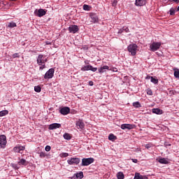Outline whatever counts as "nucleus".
<instances>
[{
    "mask_svg": "<svg viewBox=\"0 0 179 179\" xmlns=\"http://www.w3.org/2000/svg\"><path fill=\"white\" fill-rule=\"evenodd\" d=\"M90 71H92V72H96V71H97V68L93 67V66H91V67H90Z\"/></svg>",
    "mask_w": 179,
    "mask_h": 179,
    "instance_id": "58836bf2",
    "label": "nucleus"
},
{
    "mask_svg": "<svg viewBox=\"0 0 179 179\" xmlns=\"http://www.w3.org/2000/svg\"><path fill=\"white\" fill-rule=\"evenodd\" d=\"M145 148H147V149H149V146H148V145H146Z\"/></svg>",
    "mask_w": 179,
    "mask_h": 179,
    "instance_id": "3c124183",
    "label": "nucleus"
},
{
    "mask_svg": "<svg viewBox=\"0 0 179 179\" xmlns=\"http://www.w3.org/2000/svg\"><path fill=\"white\" fill-rule=\"evenodd\" d=\"M135 128V124H123L121 125V129L124 130H129V129H134Z\"/></svg>",
    "mask_w": 179,
    "mask_h": 179,
    "instance_id": "9b49d317",
    "label": "nucleus"
},
{
    "mask_svg": "<svg viewBox=\"0 0 179 179\" xmlns=\"http://www.w3.org/2000/svg\"><path fill=\"white\" fill-rule=\"evenodd\" d=\"M127 50L129 52L131 53L132 57H135L136 55V51L138 50V45L135 43H132L128 45Z\"/></svg>",
    "mask_w": 179,
    "mask_h": 179,
    "instance_id": "7ed1b4c3",
    "label": "nucleus"
},
{
    "mask_svg": "<svg viewBox=\"0 0 179 179\" xmlns=\"http://www.w3.org/2000/svg\"><path fill=\"white\" fill-rule=\"evenodd\" d=\"M113 3H115V5H117V1H114Z\"/></svg>",
    "mask_w": 179,
    "mask_h": 179,
    "instance_id": "8fccbe9b",
    "label": "nucleus"
},
{
    "mask_svg": "<svg viewBox=\"0 0 179 179\" xmlns=\"http://www.w3.org/2000/svg\"><path fill=\"white\" fill-rule=\"evenodd\" d=\"M39 156L41 158H44V157H45L47 156V154H45V152H39Z\"/></svg>",
    "mask_w": 179,
    "mask_h": 179,
    "instance_id": "4c0bfd02",
    "label": "nucleus"
},
{
    "mask_svg": "<svg viewBox=\"0 0 179 179\" xmlns=\"http://www.w3.org/2000/svg\"><path fill=\"white\" fill-rule=\"evenodd\" d=\"M171 16H173V15H176V10L173 8H171L169 10Z\"/></svg>",
    "mask_w": 179,
    "mask_h": 179,
    "instance_id": "473e14b6",
    "label": "nucleus"
},
{
    "mask_svg": "<svg viewBox=\"0 0 179 179\" xmlns=\"http://www.w3.org/2000/svg\"><path fill=\"white\" fill-rule=\"evenodd\" d=\"M13 58H20V55H19V53H14L13 55Z\"/></svg>",
    "mask_w": 179,
    "mask_h": 179,
    "instance_id": "ea45409f",
    "label": "nucleus"
},
{
    "mask_svg": "<svg viewBox=\"0 0 179 179\" xmlns=\"http://www.w3.org/2000/svg\"><path fill=\"white\" fill-rule=\"evenodd\" d=\"M108 139L109 141H112V142H114V141H115V139H117V136H114V134H110L108 136Z\"/></svg>",
    "mask_w": 179,
    "mask_h": 179,
    "instance_id": "a878e982",
    "label": "nucleus"
},
{
    "mask_svg": "<svg viewBox=\"0 0 179 179\" xmlns=\"http://www.w3.org/2000/svg\"><path fill=\"white\" fill-rule=\"evenodd\" d=\"M67 163L70 166H74L75 164L78 165L80 163V159L78 157H71L67 160Z\"/></svg>",
    "mask_w": 179,
    "mask_h": 179,
    "instance_id": "39448f33",
    "label": "nucleus"
},
{
    "mask_svg": "<svg viewBox=\"0 0 179 179\" xmlns=\"http://www.w3.org/2000/svg\"><path fill=\"white\" fill-rule=\"evenodd\" d=\"M175 78H179V70L174 71Z\"/></svg>",
    "mask_w": 179,
    "mask_h": 179,
    "instance_id": "a19ab883",
    "label": "nucleus"
},
{
    "mask_svg": "<svg viewBox=\"0 0 179 179\" xmlns=\"http://www.w3.org/2000/svg\"><path fill=\"white\" fill-rule=\"evenodd\" d=\"M90 68H92L91 65H87V66H84L81 68V71H90Z\"/></svg>",
    "mask_w": 179,
    "mask_h": 179,
    "instance_id": "cd10ccee",
    "label": "nucleus"
},
{
    "mask_svg": "<svg viewBox=\"0 0 179 179\" xmlns=\"http://www.w3.org/2000/svg\"><path fill=\"white\" fill-rule=\"evenodd\" d=\"M8 27L13 29V27H16V24L15 22H10L8 24Z\"/></svg>",
    "mask_w": 179,
    "mask_h": 179,
    "instance_id": "72a5a7b5",
    "label": "nucleus"
},
{
    "mask_svg": "<svg viewBox=\"0 0 179 179\" xmlns=\"http://www.w3.org/2000/svg\"><path fill=\"white\" fill-rule=\"evenodd\" d=\"M60 157L64 158V157H68V156H69V154L67 152H62L59 155Z\"/></svg>",
    "mask_w": 179,
    "mask_h": 179,
    "instance_id": "2f4dec72",
    "label": "nucleus"
},
{
    "mask_svg": "<svg viewBox=\"0 0 179 179\" xmlns=\"http://www.w3.org/2000/svg\"><path fill=\"white\" fill-rule=\"evenodd\" d=\"M136 6H145L146 5V0H136Z\"/></svg>",
    "mask_w": 179,
    "mask_h": 179,
    "instance_id": "dca6fc26",
    "label": "nucleus"
},
{
    "mask_svg": "<svg viewBox=\"0 0 179 179\" xmlns=\"http://www.w3.org/2000/svg\"><path fill=\"white\" fill-rule=\"evenodd\" d=\"M9 114V111L5 110L0 111V117H5V115H8Z\"/></svg>",
    "mask_w": 179,
    "mask_h": 179,
    "instance_id": "393cba45",
    "label": "nucleus"
},
{
    "mask_svg": "<svg viewBox=\"0 0 179 179\" xmlns=\"http://www.w3.org/2000/svg\"><path fill=\"white\" fill-rule=\"evenodd\" d=\"M13 151L15 152V153H22V152L20 151L19 148L17 146H15L13 148Z\"/></svg>",
    "mask_w": 179,
    "mask_h": 179,
    "instance_id": "f704fd0d",
    "label": "nucleus"
},
{
    "mask_svg": "<svg viewBox=\"0 0 179 179\" xmlns=\"http://www.w3.org/2000/svg\"><path fill=\"white\" fill-rule=\"evenodd\" d=\"M117 177L118 179L125 178V176L124 175V173H122V172H118L117 174Z\"/></svg>",
    "mask_w": 179,
    "mask_h": 179,
    "instance_id": "bb28decb",
    "label": "nucleus"
},
{
    "mask_svg": "<svg viewBox=\"0 0 179 179\" xmlns=\"http://www.w3.org/2000/svg\"><path fill=\"white\" fill-rule=\"evenodd\" d=\"M94 158H83L82 159L81 166H90L92 163H94Z\"/></svg>",
    "mask_w": 179,
    "mask_h": 179,
    "instance_id": "423d86ee",
    "label": "nucleus"
},
{
    "mask_svg": "<svg viewBox=\"0 0 179 179\" xmlns=\"http://www.w3.org/2000/svg\"><path fill=\"white\" fill-rule=\"evenodd\" d=\"M6 136H0V145L1 146V148H5V146H6Z\"/></svg>",
    "mask_w": 179,
    "mask_h": 179,
    "instance_id": "f8f14e48",
    "label": "nucleus"
},
{
    "mask_svg": "<svg viewBox=\"0 0 179 179\" xmlns=\"http://www.w3.org/2000/svg\"><path fill=\"white\" fill-rule=\"evenodd\" d=\"M45 152H50V150H51V146L46 145L45 148Z\"/></svg>",
    "mask_w": 179,
    "mask_h": 179,
    "instance_id": "79ce46f5",
    "label": "nucleus"
},
{
    "mask_svg": "<svg viewBox=\"0 0 179 179\" xmlns=\"http://www.w3.org/2000/svg\"><path fill=\"white\" fill-rule=\"evenodd\" d=\"M131 161L133 162V163H138V159H131Z\"/></svg>",
    "mask_w": 179,
    "mask_h": 179,
    "instance_id": "c03bdc74",
    "label": "nucleus"
},
{
    "mask_svg": "<svg viewBox=\"0 0 179 179\" xmlns=\"http://www.w3.org/2000/svg\"><path fill=\"white\" fill-rule=\"evenodd\" d=\"M48 61L45 55H39L36 58V62L38 65L39 66V70L43 71L45 68V62Z\"/></svg>",
    "mask_w": 179,
    "mask_h": 179,
    "instance_id": "f257e3e1",
    "label": "nucleus"
},
{
    "mask_svg": "<svg viewBox=\"0 0 179 179\" xmlns=\"http://www.w3.org/2000/svg\"><path fill=\"white\" fill-rule=\"evenodd\" d=\"M3 5H6V1H3Z\"/></svg>",
    "mask_w": 179,
    "mask_h": 179,
    "instance_id": "09e8293b",
    "label": "nucleus"
},
{
    "mask_svg": "<svg viewBox=\"0 0 179 179\" xmlns=\"http://www.w3.org/2000/svg\"><path fill=\"white\" fill-rule=\"evenodd\" d=\"M54 72L55 70L54 69H50L45 74L44 79H52L54 77Z\"/></svg>",
    "mask_w": 179,
    "mask_h": 179,
    "instance_id": "6e6552de",
    "label": "nucleus"
},
{
    "mask_svg": "<svg viewBox=\"0 0 179 179\" xmlns=\"http://www.w3.org/2000/svg\"><path fill=\"white\" fill-rule=\"evenodd\" d=\"M108 71H112V72H117V71L118 70L117 69V68L113 67L111 69H109Z\"/></svg>",
    "mask_w": 179,
    "mask_h": 179,
    "instance_id": "37998d69",
    "label": "nucleus"
},
{
    "mask_svg": "<svg viewBox=\"0 0 179 179\" xmlns=\"http://www.w3.org/2000/svg\"><path fill=\"white\" fill-rule=\"evenodd\" d=\"M10 1H16V0H10Z\"/></svg>",
    "mask_w": 179,
    "mask_h": 179,
    "instance_id": "603ef678",
    "label": "nucleus"
},
{
    "mask_svg": "<svg viewBox=\"0 0 179 179\" xmlns=\"http://www.w3.org/2000/svg\"><path fill=\"white\" fill-rule=\"evenodd\" d=\"M59 113L62 115H68V113H71V108L69 107H63L59 110Z\"/></svg>",
    "mask_w": 179,
    "mask_h": 179,
    "instance_id": "1a4fd4ad",
    "label": "nucleus"
},
{
    "mask_svg": "<svg viewBox=\"0 0 179 179\" xmlns=\"http://www.w3.org/2000/svg\"><path fill=\"white\" fill-rule=\"evenodd\" d=\"M161 45H162V43L160 42H152L150 45V51H152V52H155V51H157L159 48H160Z\"/></svg>",
    "mask_w": 179,
    "mask_h": 179,
    "instance_id": "20e7f679",
    "label": "nucleus"
},
{
    "mask_svg": "<svg viewBox=\"0 0 179 179\" xmlns=\"http://www.w3.org/2000/svg\"><path fill=\"white\" fill-rule=\"evenodd\" d=\"M133 107L135 108H141L142 107V105H141V103L139 101H136L133 103Z\"/></svg>",
    "mask_w": 179,
    "mask_h": 179,
    "instance_id": "5701e85b",
    "label": "nucleus"
},
{
    "mask_svg": "<svg viewBox=\"0 0 179 179\" xmlns=\"http://www.w3.org/2000/svg\"><path fill=\"white\" fill-rule=\"evenodd\" d=\"M83 9H84V10H90V6H89L88 5L85 4L83 6Z\"/></svg>",
    "mask_w": 179,
    "mask_h": 179,
    "instance_id": "c9c22d12",
    "label": "nucleus"
},
{
    "mask_svg": "<svg viewBox=\"0 0 179 179\" xmlns=\"http://www.w3.org/2000/svg\"><path fill=\"white\" fill-rule=\"evenodd\" d=\"M69 31L70 33H73V34H75V33L79 31V27H78V25H71L69 27Z\"/></svg>",
    "mask_w": 179,
    "mask_h": 179,
    "instance_id": "9d476101",
    "label": "nucleus"
},
{
    "mask_svg": "<svg viewBox=\"0 0 179 179\" xmlns=\"http://www.w3.org/2000/svg\"><path fill=\"white\" fill-rule=\"evenodd\" d=\"M173 2H176V3H179V0H173Z\"/></svg>",
    "mask_w": 179,
    "mask_h": 179,
    "instance_id": "de8ad7c7",
    "label": "nucleus"
},
{
    "mask_svg": "<svg viewBox=\"0 0 179 179\" xmlns=\"http://www.w3.org/2000/svg\"><path fill=\"white\" fill-rule=\"evenodd\" d=\"M109 69H110V67H108V66H103L100 67L98 69V72L99 73H104V72H106V71H108Z\"/></svg>",
    "mask_w": 179,
    "mask_h": 179,
    "instance_id": "f3484780",
    "label": "nucleus"
},
{
    "mask_svg": "<svg viewBox=\"0 0 179 179\" xmlns=\"http://www.w3.org/2000/svg\"><path fill=\"white\" fill-rule=\"evenodd\" d=\"M34 91L36 92V93H40L41 92V87L40 86H35L34 87Z\"/></svg>",
    "mask_w": 179,
    "mask_h": 179,
    "instance_id": "c756f323",
    "label": "nucleus"
},
{
    "mask_svg": "<svg viewBox=\"0 0 179 179\" xmlns=\"http://www.w3.org/2000/svg\"><path fill=\"white\" fill-rule=\"evenodd\" d=\"M17 148H18L20 152H23V150H24V149H26V148H24V146H22V145H17Z\"/></svg>",
    "mask_w": 179,
    "mask_h": 179,
    "instance_id": "e433bc0d",
    "label": "nucleus"
},
{
    "mask_svg": "<svg viewBox=\"0 0 179 179\" xmlns=\"http://www.w3.org/2000/svg\"><path fill=\"white\" fill-rule=\"evenodd\" d=\"M151 82L152 83H154L155 85H157L159 83V80L157 78H155L153 77H151Z\"/></svg>",
    "mask_w": 179,
    "mask_h": 179,
    "instance_id": "c85d7f7f",
    "label": "nucleus"
},
{
    "mask_svg": "<svg viewBox=\"0 0 179 179\" xmlns=\"http://www.w3.org/2000/svg\"><path fill=\"white\" fill-rule=\"evenodd\" d=\"M124 31H125V33H129V29L127 27H123L122 29H119L118 34H121L124 33Z\"/></svg>",
    "mask_w": 179,
    "mask_h": 179,
    "instance_id": "4be33fe9",
    "label": "nucleus"
},
{
    "mask_svg": "<svg viewBox=\"0 0 179 179\" xmlns=\"http://www.w3.org/2000/svg\"><path fill=\"white\" fill-rule=\"evenodd\" d=\"M45 13H47V10L40 8L38 10L36 9L34 10V15L38 16V17H43V16H45Z\"/></svg>",
    "mask_w": 179,
    "mask_h": 179,
    "instance_id": "0eeeda50",
    "label": "nucleus"
},
{
    "mask_svg": "<svg viewBox=\"0 0 179 179\" xmlns=\"http://www.w3.org/2000/svg\"><path fill=\"white\" fill-rule=\"evenodd\" d=\"M157 160L160 163V164H169V159L167 158H159Z\"/></svg>",
    "mask_w": 179,
    "mask_h": 179,
    "instance_id": "6ab92c4d",
    "label": "nucleus"
},
{
    "mask_svg": "<svg viewBox=\"0 0 179 179\" xmlns=\"http://www.w3.org/2000/svg\"><path fill=\"white\" fill-rule=\"evenodd\" d=\"M29 162L24 159H20L17 164H11L10 166L14 169V170H19L20 169V166H27Z\"/></svg>",
    "mask_w": 179,
    "mask_h": 179,
    "instance_id": "f03ea898",
    "label": "nucleus"
},
{
    "mask_svg": "<svg viewBox=\"0 0 179 179\" xmlns=\"http://www.w3.org/2000/svg\"><path fill=\"white\" fill-rule=\"evenodd\" d=\"M152 78H153V77H152V76H148L147 77H146V79H150V80H152Z\"/></svg>",
    "mask_w": 179,
    "mask_h": 179,
    "instance_id": "a18cd8bd",
    "label": "nucleus"
},
{
    "mask_svg": "<svg viewBox=\"0 0 179 179\" xmlns=\"http://www.w3.org/2000/svg\"><path fill=\"white\" fill-rule=\"evenodd\" d=\"M134 179H148L147 176H142L139 173H136Z\"/></svg>",
    "mask_w": 179,
    "mask_h": 179,
    "instance_id": "aec40b11",
    "label": "nucleus"
},
{
    "mask_svg": "<svg viewBox=\"0 0 179 179\" xmlns=\"http://www.w3.org/2000/svg\"><path fill=\"white\" fill-rule=\"evenodd\" d=\"M58 128H61V124L59 123H52L49 125L48 129L52 131L54 129H58Z\"/></svg>",
    "mask_w": 179,
    "mask_h": 179,
    "instance_id": "4468645a",
    "label": "nucleus"
},
{
    "mask_svg": "<svg viewBox=\"0 0 179 179\" xmlns=\"http://www.w3.org/2000/svg\"><path fill=\"white\" fill-rule=\"evenodd\" d=\"M152 113H153V114L162 115L163 114V110L160 108H153Z\"/></svg>",
    "mask_w": 179,
    "mask_h": 179,
    "instance_id": "412c9836",
    "label": "nucleus"
},
{
    "mask_svg": "<svg viewBox=\"0 0 179 179\" xmlns=\"http://www.w3.org/2000/svg\"><path fill=\"white\" fill-rule=\"evenodd\" d=\"M82 178H83V173L82 171L75 173L71 177V179H82Z\"/></svg>",
    "mask_w": 179,
    "mask_h": 179,
    "instance_id": "2eb2a0df",
    "label": "nucleus"
},
{
    "mask_svg": "<svg viewBox=\"0 0 179 179\" xmlns=\"http://www.w3.org/2000/svg\"><path fill=\"white\" fill-rule=\"evenodd\" d=\"M76 127L78 129H83L85 128V123L83 122V120H78L76 122Z\"/></svg>",
    "mask_w": 179,
    "mask_h": 179,
    "instance_id": "ddd939ff",
    "label": "nucleus"
},
{
    "mask_svg": "<svg viewBox=\"0 0 179 179\" xmlns=\"http://www.w3.org/2000/svg\"><path fill=\"white\" fill-rule=\"evenodd\" d=\"M90 16L93 23L99 22V18L97 17V15L95 13H91Z\"/></svg>",
    "mask_w": 179,
    "mask_h": 179,
    "instance_id": "a211bd4d",
    "label": "nucleus"
},
{
    "mask_svg": "<svg viewBox=\"0 0 179 179\" xmlns=\"http://www.w3.org/2000/svg\"><path fill=\"white\" fill-rule=\"evenodd\" d=\"M146 93L147 94H148V96H153V92H152V90L150 88L147 89Z\"/></svg>",
    "mask_w": 179,
    "mask_h": 179,
    "instance_id": "7c9ffc66",
    "label": "nucleus"
},
{
    "mask_svg": "<svg viewBox=\"0 0 179 179\" xmlns=\"http://www.w3.org/2000/svg\"><path fill=\"white\" fill-rule=\"evenodd\" d=\"M64 139H66V141H71V139L72 138V136H71V134H68V133H65L63 135Z\"/></svg>",
    "mask_w": 179,
    "mask_h": 179,
    "instance_id": "b1692460",
    "label": "nucleus"
},
{
    "mask_svg": "<svg viewBox=\"0 0 179 179\" xmlns=\"http://www.w3.org/2000/svg\"><path fill=\"white\" fill-rule=\"evenodd\" d=\"M89 85L90 86H93V81H90Z\"/></svg>",
    "mask_w": 179,
    "mask_h": 179,
    "instance_id": "49530a36",
    "label": "nucleus"
}]
</instances>
